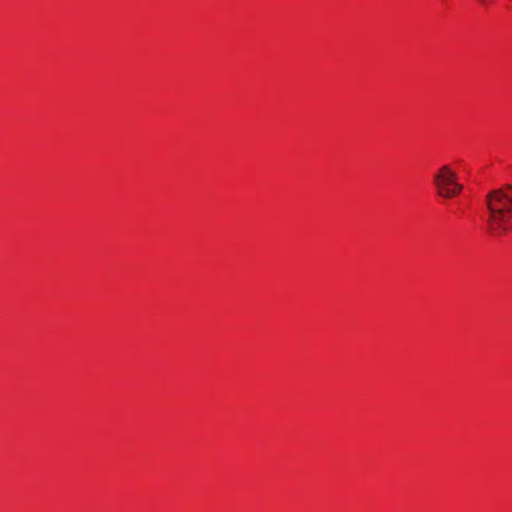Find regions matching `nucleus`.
Returning a JSON list of instances; mask_svg holds the SVG:
<instances>
[{"label":"nucleus","instance_id":"1","mask_svg":"<svg viewBox=\"0 0 512 512\" xmlns=\"http://www.w3.org/2000/svg\"><path fill=\"white\" fill-rule=\"evenodd\" d=\"M486 207L491 234L500 236L512 230V185L491 190L486 196Z\"/></svg>","mask_w":512,"mask_h":512},{"label":"nucleus","instance_id":"2","mask_svg":"<svg viewBox=\"0 0 512 512\" xmlns=\"http://www.w3.org/2000/svg\"><path fill=\"white\" fill-rule=\"evenodd\" d=\"M433 183L440 197L450 199L461 193L463 186L457 182V174L450 166L444 165L434 174Z\"/></svg>","mask_w":512,"mask_h":512},{"label":"nucleus","instance_id":"3","mask_svg":"<svg viewBox=\"0 0 512 512\" xmlns=\"http://www.w3.org/2000/svg\"><path fill=\"white\" fill-rule=\"evenodd\" d=\"M479 1L482 2V3H486V0H479Z\"/></svg>","mask_w":512,"mask_h":512}]
</instances>
